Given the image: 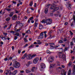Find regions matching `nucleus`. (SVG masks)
<instances>
[{
  "mask_svg": "<svg viewBox=\"0 0 75 75\" xmlns=\"http://www.w3.org/2000/svg\"><path fill=\"white\" fill-rule=\"evenodd\" d=\"M12 25L11 24L10 25V26L8 28V29H9V30H10V28H11V27Z\"/></svg>",
  "mask_w": 75,
  "mask_h": 75,
  "instance_id": "obj_48",
  "label": "nucleus"
},
{
  "mask_svg": "<svg viewBox=\"0 0 75 75\" xmlns=\"http://www.w3.org/2000/svg\"><path fill=\"white\" fill-rule=\"evenodd\" d=\"M68 50V48L65 47L64 50V52H65L66 51H67Z\"/></svg>",
  "mask_w": 75,
  "mask_h": 75,
  "instance_id": "obj_40",
  "label": "nucleus"
},
{
  "mask_svg": "<svg viewBox=\"0 0 75 75\" xmlns=\"http://www.w3.org/2000/svg\"><path fill=\"white\" fill-rule=\"evenodd\" d=\"M25 42H27L28 40H27V39H25V38H23Z\"/></svg>",
  "mask_w": 75,
  "mask_h": 75,
  "instance_id": "obj_47",
  "label": "nucleus"
},
{
  "mask_svg": "<svg viewBox=\"0 0 75 75\" xmlns=\"http://www.w3.org/2000/svg\"><path fill=\"white\" fill-rule=\"evenodd\" d=\"M14 35H16L17 37H19V36H20V34L18 33H16L15 34H14Z\"/></svg>",
  "mask_w": 75,
  "mask_h": 75,
  "instance_id": "obj_24",
  "label": "nucleus"
},
{
  "mask_svg": "<svg viewBox=\"0 0 75 75\" xmlns=\"http://www.w3.org/2000/svg\"><path fill=\"white\" fill-rule=\"evenodd\" d=\"M50 45L51 46V48H54V47L52 46V45H54V44L53 43H49Z\"/></svg>",
  "mask_w": 75,
  "mask_h": 75,
  "instance_id": "obj_13",
  "label": "nucleus"
},
{
  "mask_svg": "<svg viewBox=\"0 0 75 75\" xmlns=\"http://www.w3.org/2000/svg\"><path fill=\"white\" fill-rule=\"evenodd\" d=\"M34 17H31L30 18V21H32L33 20Z\"/></svg>",
  "mask_w": 75,
  "mask_h": 75,
  "instance_id": "obj_39",
  "label": "nucleus"
},
{
  "mask_svg": "<svg viewBox=\"0 0 75 75\" xmlns=\"http://www.w3.org/2000/svg\"><path fill=\"white\" fill-rule=\"evenodd\" d=\"M35 45L33 44L29 46V47H28L29 48H32V47H34Z\"/></svg>",
  "mask_w": 75,
  "mask_h": 75,
  "instance_id": "obj_26",
  "label": "nucleus"
},
{
  "mask_svg": "<svg viewBox=\"0 0 75 75\" xmlns=\"http://www.w3.org/2000/svg\"><path fill=\"white\" fill-rule=\"evenodd\" d=\"M17 70H16L14 71H13V73L12 74V75H16V74H17Z\"/></svg>",
  "mask_w": 75,
  "mask_h": 75,
  "instance_id": "obj_14",
  "label": "nucleus"
},
{
  "mask_svg": "<svg viewBox=\"0 0 75 75\" xmlns=\"http://www.w3.org/2000/svg\"><path fill=\"white\" fill-rule=\"evenodd\" d=\"M67 4L68 5V6H71V3H70V2H68L67 3Z\"/></svg>",
  "mask_w": 75,
  "mask_h": 75,
  "instance_id": "obj_43",
  "label": "nucleus"
},
{
  "mask_svg": "<svg viewBox=\"0 0 75 75\" xmlns=\"http://www.w3.org/2000/svg\"><path fill=\"white\" fill-rule=\"evenodd\" d=\"M67 39L66 38H64L63 40L64 41V42H66V41H67Z\"/></svg>",
  "mask_w": 75,
  "mask_h": 75,
  "instance_id": "obj_54",
  "label": "nucleus"
},
{
  "mask_svg": "<svg viewBox=\"0 0 75 75\" xmlns=\"http://www.w3.org/2000/svg\"><path fill=\"white\" fill-rule=\"evenodd\" d=\"M10 20V19L9 18H7L6 19V20L7 21H8L9 20Z\"/></svg>",
  "mask_w": 75,
  "mask_h": 75,
  "instance_id": "obj_52",
  "label": "nucleus"
},
{
  "mask_svg": "<svg viewBox=\"0 0 75 75\" xmlns=\"http://www.w3.org/2000/svg\"><path fill=\"white\" fill-rule=\"evenodd\" d=\"M67 24H68V23H67V22H65L64 23V25H67Z\"/></svg>",
  "mask_w": 75,
  "mask_h": 75,
  "instance_id": "obj_60",
  "label": "nucleus"
},
{
  "mask_svg": "<svg viewBox=\"0 0 75 75\" xmlns=\"http://www.w3.org/2000/svg\"><path fill=\"white\" fill-rule=\"evenodd\" d=\"M15 33V32H14V31H10L11 33H13V34H14Z\"/></svg>",
  "mask_w": 75,
  "mask_h": 75,
  "instance_id": "obj_49",
  "label": "nucleus"
},
{
  "mask_svg": "<svg viewBox=\"0 0 75 75\" xmlns=\"http://www.w3.org/2000/svg\"><path fill=\"white\" fill-rule=\"evenodd\" d=\"M41 22H42V23H44L45 24V23H46V21H45V19H43Z\"/></svg>",
  "mask_w": 75,
  "mask_h": 75,
  "instance_id": "obj_28",
  "label": "nucleus"
},
{
  "mask_svg": "<svg viewBox=\"0 0 75 75\" xmlns=\"http://www.w3.org/2000/svg\"><path fill=\"white\" fill-rule=\"evenodd\" d=\"M18 38V37L16 35L15 36L14 38V40H16Z\"/></svg>",
  "mask_w": 75,
  "mask_h": 75,
  "instance_id": "obj_33",
  "label": "nucleus"
},
{
  "mask_svg": "<svg viewBox=\"0 0 75 75\" xmlns=\"http://www.w3.org/2000/svg\"><path fill=\"white\" fill-rule=\"evenodd\" d=\"M12 20H16L17 19V15L15 14L13 16V17H12Z\"/></svg>",
  "mask_w": 75,
  "mask_h": 75,
  "instance_id": "obj_7",
  "label": "nucleus"
},
{
  "mask_svg": "<svg viewBox=\"0 0 75 75\" xmlns=\"http://www.w3.org/2000/svg\"><path fill=\"white\" fill-rule=\"evenodd\" d=\"M40 65V70L41 71H42L44 68H45V65L44 64L42 63Z\"/></svg>",
  "mask_w": 75,
  "mask_h": 75,
  "instance_id": "obj_4",
  "label": "nucleus"
},
{
  "mask_svg": "<svg viewBox=\"0 0 75 75\" xmlns=\"http://www.w3.org/2000/svg\"><path fill=\"white\" fill-rule=\"evenodd\" d=\"M55 10H59V8L58 7H56L55 8H54Z\"/></svg>",
  "mask_w": 75,
  "mask_h": 75,
  "instance_id": "obj_42",
  "label": "nucleus"
},
{
  "mask_svg": "<svg viewBox=\"0 0 75 75\" xmlns=\"http://www.w3.org/2000/svg\"><path fill=\"white\" fill-rule=\"evenodd\" d=\"M52 19L51 18H48L46 19V23L47 24H51L52 23Z\"/></svg>",
  "mask_w": 75,
  "mask_h": 75,
  "instance_id": "obj_3",
  "label": "nucleus"
},
{
  "mask_svg": "<svg viewBox=\"0 0 75 75\" xmlns=\"http://www.w3.org/2000/svg\"><path fill=\"white\" fill-rule=\"evenodd\" d=\"M38 39H42L44 38V35H43V32H42L40 34V35L38 37Z\"/></svg>",
  "mask_w": 75,
  "mask_h": 75,
  "instance_id": "obj_5",
  "label": "nucleus"
},
{
  "mask_svg": "<svg viewBox=\"0 0 75 75\" xmlns=\"http://www.w3.org/2000/svg\"><path fill=\"white\" fill-rule=\"evenodd\" d=\"M13 66L16 68H18L20 67V63L16 61H15L13 63Z\"/></svg>",
  "mask_w": 75,
  "mask_h": 75,
  "instance_id": "obj_1",
  "label": "nucleus"
},
{
  "mask_svg": "<svg viewBox=\"0 0 75 75\" xmlns=\"http://www.w3.org/2000/svg\"><path fill=\"white\" fill-rule=\"evenodd\" d=\"M69 32L70 33V35H73V33L71 31H69Z\"/></svg>",
  "mask_w": 75,
  "mask_h": 75,
  "instance_id": "obj_44",
  "label": "nucleus"
},
{
  "mask_svg": "<svg viewBox=\"0 0 75 75\" xmlns=\"http://www.w3.org/2000/svg\"><path fill=\"white\" fill-rule=\"evenodd\" d=\"M37 67H32V69H31V71L32 72H34L35 71H36L37 70Z\"/></svg>",
  "mask_w": 75,
  "mask_h": 75,
  "instance_id": "obj_10",
  "label": "nucleus"
},
{
  "mask_svg": "<svg viewBox=\"0 0 75 75\" xmlns=\"http://www.w3.org/2000/svg\"><path fill=\"white\" fill-rule=\"evenodd\" d=\"M31 62H28V63L26 64V66L27 67H29V66L30 65V64H31L30 63Z\"/></svg>",
  "mask_w": 75,
  "mask_h": 75,
  "instance_id": "obj_27",
  "label": "nucleus"
},
{
  "mask_svg": "<svg viewBox=\"0 0 75 75\" xmlns=\"http://www.w3.org/2000/svg\"><path fill=\"white\" fill-rule=\"evenodd\" d=\"M26 57L27 59H31L32 58L31 54H29L27 55Z\"/></svg>",
  "mask_w": 75,
  "mask_h": 75,
  "instance_id": "obj_8",
  "label": "nucleus"
},
{
  "mask_svg": "<svg viewBox=\"0 0 75 75\" xmlns=\"http://www.w3.org/2000/svg\"><path fill=\"white\" fill-rule=\"evenodd\" d=\"M73 74H74L75 72V69H74V70L73 71Z\"/></svg>",
  "mask_w": 75,
  "mask_h": 75,
  "instance_id": "obj_59",
  "label": "nucleus"
},
{
  "mask_svg": "<svg viewBox=\"0 0 75 75\" xmlns=\"http://www.w3.org/2000/svg\"><path fill=\"white\" fill-rule=\"evenodd\" d=\"M20 23V21L16 22V25L15 26V27L16 28L17 27V25H18V24H19Z\"/></svg>",
  "mask_w": 75,
  "mask_h": 75,
  "instance_id": "obj_18",
  "label": "nucleus"
},
{
  "mask_svg": "<svg viewBox=\"0 0 75 75\" xmlns=\"http://www.w3.org/2000/svg\"><path fill=\"white\" fill-rule=\"evenodd\" d=\"M53 61H54V60L53 59V58H52V57H51L49 58V62H53Z\"/></svg>",
  "mask_w": 75,
  "mask_h": 75,
  "instance_id": "obj_11",
  "label": "nucleus"
},
{
  "mask_svg": "<svg viewBox=\"0 0 75 75\" xmlns=\"http://www.w3.org/2000/svg\"><path fill=\"white\" fill-rule=\"evenodd\" d=\"M15 11L16 12V13H19V12L16 10H15Z\"/></svg>",
  "mask_w": 75,
  "mask_h": 75,
  "instance_id": "obj_53",
  "label": "nucleus"
},
{
  "mask_svg": "<svg viewBox=\"0 0 75 75\" xmlns=\"http://www.w3.org/2000/svg\"><path fill=\"white\" fill-rule=\"evenodd\" d=\"M56 65V64H50V68H54V66Z\"/></svg>",
  "mask_w": 75,
  "mask_h": 75,
  "instance_id": "obj_15",
  "label": "nucleus"
},
{
  "mask_svg": "<svg viewBox=\"0 0 75 75\" xmlns=\"http://www.w3.org/2000/svg\"><path fill=\"white\" fill-rule=\"evenodd\" d=\"M72 65V62H70L69 64V66L70 67Z\"/></svg>",
  "mask_w": 75,
  "mask_h": 75,
  "instance_id": "obj_38",
  "label": "nucleus"
},
{
  "mask_svg": "<svg viewBox=\"0 0 75 75\" xmlns=\"http://www.w3.org/2000/svg\"><path fill=\"white\" fill-rule=\"evenodd\" d=\"M42 43L41 42H39L38 43V44H39V45L41 44Z\"/></svg>",
  "mask_w": 75,
  "mask_h": 75,
  "instance_id": "obj_56",
  "label": "nucleus"
},
{
  "mask_svg": "<svg viewBox=\"0 0 75 75\" xmlns=\"http://www.w3.org/2000/svg\"><path fill=\"white\" fill-rule=\"evenodd\" d=\"M71 5L67 7V8H68L69 10H71V9H72V8L71 7Z\"/></svg>",
  "mask_w": 75,
  "mask_h": 75,
  "instance_id": "obj_29",
  "label": "nucleus"
},
{
  "mask_svg": "<svg viewBox=\"0 0 75 75\" xmlns=\"http://www.w3.org/2000/svg\"><path fill=\"white\" fill-rule=\"evenodd\" d=\"M43 27V25H41V24L40 25L39 29V30H41L42 28Z\"/></svg>",
  "mask_w": 75,
  "mask_h": 75,
  "instance_id": "obj_17",
  "label": "nucleus"
},
{
  "mask_svg": "<svg viewBox=\"0 0 75 75\" xmlns=\"http://www.w3.org/2000/svg\"><path fill=\"white\" fill-rule=\"evenodd\" d=\"M3 34L4 36H6L7 35V33H4Z\"/></svg>",
  "mask_w": 75,
  "mask_h": 75,
  "instance_id": "obj_46",
  "label": "nucleus"
},
{
  "mask_svg": "<svg viewBox=\"0 0 75 75\" xmlns=\"http://www.w3.org/2000/svg\"><path fill=\"white\" fill-rule=\"evenodd\" d=\"M13 14H14V12H12L10 13L9 15V17H11L13 16Z\"/></svg>",
  "mask_w": 75,
  "mask_h": 75,
  "instance_id": "obj_19",
  "label": "nucleus"
},
{
  "mask_svg": "<svg viewBox=\"0 0 75 75\" xmlns=\"http://www.w3.org/2000/svg\"><path fill=\"white\" fill-rule=\"evenodd\" d=\"M39 60V59L37 57L34 59L33 60V62L34 64H37L38 62V61Z\"/></svg>",
  "mask_w": 75,
  "mask_h": 75,
  "instance_id": "obj_6",
  "label": "nucleus"
},
{
  "mask_svg": "<svg viewBox=\"0 0 75 75\" xmlns=\"http://www.w3.org/2000/svg\"><path fill=\"white\" fill-rule=\"evenodd\" d=\"M57 66H59L60 65V63L59 62H57Z\"/></svg>",
  "mask_w": 75,
  "mask_h": 75,
  "instance_id": "obj_41",
  "label": "nucleus"
},
{
  "mask_svg": "<svg viewBox=\"0 0 75 75\" xmlns=\"http://www.w3.org/2000/svg\"><path fill=\"white\" fill-rule=\"evenodd\" d=\"M73 20H74V23H75V16L74 15L73 16Z\"/></svg>",
  "mask_w": 75,
  "mask_h": 75,
  "instance_id": "obj_36",
  "label": "nucleus"
},
{
  "mask_svg": "<svg viewBox=\"0 0 75 75\" xmlns=\"http://www.w3.org/2000/svg\"><path fill=\"white\" fill-rule=\"evenodd\" d=\"M26 32L27 34H28L31 33V32H30V30H28Z\"/></svg>",
  "mask_w": 75,
  "mask_h": 75,
  "instance_id": "obj_31",
  "label": "nucleus"
},
{
  "mask_svg": "<svg viewBox=\"0 0 75 75\" xmlns=\"http://www.w3.org/2000/svg\"><path fill=\"white\" fill-rule=\"evenodd\" d=\"M8 73V74H9V75H12V74H11V71L9 70H7L6 71Z\"/></svg>",
  "mask_w": 75,
  "mask_h": 75,
  "instance_id": "obj_12",
  "label": "nucleus"
},
{
  "mask_svg": "<svg viewBox=\"0 0 75 75\" xmlns=\"http://www.w3.org/2000/svg\"><path fill=\"white\" fill-rule=\"evenodd\" d=\"M68 75H71V70L69 69V71L67 72Z\"/></svg>",
  "mask_w": 75,
  "mask_h": 75,
  "instance_id": "obj_16",
  "label": "nucleus"
},
{
  "mask_svg": "<svg viewBox=\"0 0 75 75\" xmlns=\"http://www.w3.org/2000/svg\"><path fill=\"white\" fill-rule=\"evenodd\" d=\"M55 7H56V6L55 5H52L50 7L51 9H55Z\"/></svg>",
  "mask_w": 75,
  "mask_h": 75,
  "instance_id": "obj_9",
  "label": "nucleus"
},
{
  "mask_svg": "<svg viewBox=\"0 0 75 75\" xmlns=\"http://www.w3.org/2000/svg\"><path fill=\"white\" fill-rule=\"evenodd\" d=\"M20 73H24V71L23 70H21L20 71Z\"/></svg>",
  "mask_w": 75,
  "mask_h": 75,
  "instance_id": "obj_50",
  "label": "nucleus"
},
{
  "mask_svg": "<svg viewBox=\"0 0 75 75\" xmlns=\"http://www.w3.org/2000/svg\"><path fill=\"white\" fill-rule=\"evenodd\" d=\"M6 10L7 11H11V9L10 8H8Z\"/></svg>",
  "mask_w": 75,
  "mask_h": 75,
  "instance_id": "obj_51",
  "label": "nucleus"
},
{
  "mask_svg": "<svg viewBox=\"0 0 75 75\" xmlns=\"http://www.w3.org/2000/svg\"><path fill=\"white\" fill-rule=\"evenodd\" d=\"M10 70H14V67H10Z\"/></svg>",
  "mask_w": 75,
  "mask_h": 75,
  "instance_id": "obj_34",
  "label": "nucleus"
},
{
  "mask_svg": "<svg viewBox=\"0 0 75 75\" xmlns=\"http://www.w3.org/2000/svg\"><path fill=\"white\" fill-rule=\"evenodd\" d=\"M12 59H13V60H16L17 59V57L16 56H13L12 57Z\"/></svg>",
  "mask_w": 75,
  "mask_h": 75,
  "instance_id": "obj_21",
  "label": "nucleus"
},
{
  "mask_svg": "<svg viewBox=\"0 0 75 75\" xmlns=\"http://www.w3.org/2000/svg\"><path fill=\"white\" fill-rule=\"evenodd\" d=\"M25 72L26 73H30L31 72V71L28 69H26L25 70Z\"/></svg>",
  "mask_w": 75,
  "mask_h": 75,
  "instance_id": "obj_25",
  "label": "nucleus"
},
{
  "mask_svg": "<svg viewBox=\"0 0 75 75\" xmlns=\"http://www.w3.org/2000/svg\"><path fill=\"white\" fill-rule=\"evenodd\" d=\"M37 21H38V19H35V23H37Z\"/></svg>",
  "mask_w": 75,
  "mask_h": 75,
  "instance_id": "obj_63",
  "label": "nucleus"
},
{
  "mask_svg": "<svg viewBox=\"0 0 75 75\" xmlns=\"http://www.w3.org/2000/svg\"><path fill=\"white\" fill-rule=\"evenodd\" d=\"M71 45H74V43H73L72 42H71Z\"/></svg>",
  "mask_w": 75,
  "mask_h": 75,
  "instance_id": "obj_57",
  "label": "nucleus"
},
{
  "mask_svg": "<svg viewBox=\"0 0 75 75\" xmlns=\"http://www.w3.org/2000/svg\"><path fill=\"white\" fill-rule=\"evenodd\" d=\"M0 37L1 38H2V39H3V36H0Z\"/></svg>",
  "mask_w": 75,
  "mask_h": 75,
  "instance_id": "obj_64",
  "label": "nucleus"
},
{
  "mask_svg": "<svg viewBox=\"0 0 75 75\" xmlns=\"http://www.w3.org/2000/svg\"><path fill=\"white\" fill-rule=\"evenodd\" d=\"M48 8H46L45 10V14H47V13H48Z\"/></svg>",
  "mask_w": 75,
  "mask_h": 75,
  "instance_id": "obj_23",
  "label": "nucleus"
},
{
  "mask_svg": "<svg viewBox=\"0 0 75 75\" xmlns=\"http://www.w3.org/2000/svg\"><path fill=\"white\" fill-rule=\"evenodd\" d=\"M58 55L59 56V58H62V59L64 60V61L66 60L65 55L62 54V52H59V53L58 54Z\"/></svg>",
  "mask_w": 75,
  "mask_h": 75,
  "instance_id": "obj_2",
  "label": "nucleus"
},
{
  "mask_svg": "<svg viewBox=\"0 0 75 75\" xmlns=\"http://www.w3.org/2000/svg\"><path fill=\"white\" fill-rule=\"evenodd\" d=\"M6 37L7 36H5L4 37H3V40H7V38H6Z\"/></svg>",
  "mask_w": 75,
  "mask_h": 75,
  "instance_id": "obj_45",
  "label": "nucleus"
},
{
  "mask_svg": "<svg viewBox=\"0 0 75 75\" xmlns=\"http://www.w3.org/2000/svg\"><path fill=\"white\" fill-rule=\"evenodd\" d=\"M26 56H27V53H25L24 55L22 57V59H24L26 57Z\"/></svg>",
  "mask_w": 75,
  "mask_h": 75,
  "instance_id": "obj_20",
  "label": "nucleus"
},
{
  "mask_svg": "<svg viewBox=\"0 0 75 75\" xmlns=\"http://www.w3.org/2000/svg\"><path fill=\"white\" fill-rule=\"evenodd\" d=\"M28 45V44H26L24 46V47H27Z\"/></svg>",
  "mask_w": 75,
  "mask_h": 75,
  "instance_id": "obj_58",
  "label": "nucleus"
},
{
  "mask_svg": "<svg viewBox=\"0 0 75 75\" xmlns=\"http://www.w3.org/2000/svg\"><path fill=\"white\" fill-rule=\"evenodd\" d=\"M12 50H14V47L13 46L12 47Z\"/></svg>",
  "mask_w": 75,
  "mask_h": 75,
  "instance_id": "obj_62",
  "label": "nucleus"
},
{
  "mask_svg": "<svg viewBox=\"0 0 75 75\" xmlns=\"http://www.w3.org/2000/svg\"><path fill=\"white\" fill-rule=\"evenodd\" d=\"M37 25H38V23H35L34 25V27H37Z\"/></svg>",
  "mask_w": 75,
  "mask_h": 75,
  "instance_id": "obj_32",
  "label": "nucleus"
},
{
  "mask_svg": "<svg viewBox=\"0 0 75 75\" xmlns=\"http://www.w3.org/2000/svg\"><path fill=\"white\" fill-rule=\"evenodd\" d=\"M33 1H31L29 4V6H33Z\"/></svg>",
  "mask_w": 75,
  "mask_h": 75,
  "instance_id": "obj_30",
  "label": "nucleus"
},
{
  "mask_svg": "<svg viewBox=\"0 0 75 75\" xmlns=\"http://www.w3.org/2000/svg\"><path fill=\"white\" fill-rule=\"evenodd\" d=\"M23 25L22 23H20L19 24V28H21L23 27Z\"/></svg>",
  "mask_w": 75,
  "mask_h": 75,
  "instance_id": "obj_22",
  "label": "nucleus"
},
{
  "mask_svg": "<svg viewBox=\"0 0 75 75\" xmlns=\"http://www.w3.org/2000/svg\"><path fill=\"white\" fill-rule=\"evenodd\" d=\"M4 60L5 61H6L8 60L7 58H6L4 59Z\"/></svg>",
  "mask_w": 75,
  "mask_h": 75,
  "instance_id": "obj_55",
  "label": "nucleus"
},
{
  "mask_svg": "<svg viewBox=\"0 0 75 75\" xmlns=\"http://www.w3.org/2000/svg\"><path fill=\"white\" fill-rule=\"evenodd\" d=\"M54 16H58V14H54Z\"/></svg>",
  "mask_w": 75,
  "mask_h": 75,
  "instance_id": "obj_61",
  "label": "nucleus"
},
{
  "mask_svg": "<svg viewBox=\"0 0 75 75\" xmlns=\"http://www.w3.org/2000/svg\"><path fill=\"white\" fill-rule=\"evenodd\" d=\"M59 43H60V44H62V43H63V41L62 40H60V41L59 40L58 41Z\"/></svg>",
  "mask_w": 75,
  "mask_h": 75,
  "instance_id": "obj_35",
  "label": "nucleus"
},
{
  "mask_svg": "<svg viewBox=\"0 0 75 75\" xmlns=\"http://www.w3.org/2000/svg\"><path fill=\"white\" fill-rule=\"evenodd\" d=\"M35 56H37V55L36 54H33L32 55V58H33V57H35Z\"/></svg>",
  "mask_w": 75,
  "mask_h": 75,
  "instance_id": "obj_37",
  "label": "nucleus"
}]
</instances>
